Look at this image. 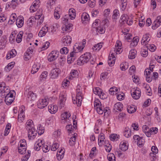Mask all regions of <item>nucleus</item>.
<instances>
[{"label":"nucleus","mask_w":161,"mask_h":161,"mask_svg":"<svg viewBox=\"0 0 161 161\" xmlns=\"http://www.w3.org/2000/svg\"><path fill=\"white\" fill-rule=\"evenodd\" d=\"M82 46L81 44L80 45L78 44H75L73 47V51L71 52L69 56H68V59L69 60H71L73 61L76 57V54L82 50Z\"/></svg>","instance_id":"nucleus-1"},{"label":"nucleus","mask_w":161,"mask_h":161,"mask_svg":"<svg viewBox=\"0 0 161 161\" xmlns=\"http://www.w3.org/2000/svg\"><path fill=\"white\" fill-rule=\"evenodd\" d=\"M143 132L145 134L146 136L149 137L151 134H155L158 132V129L156 127L149 129L147 125H143L142 127Z\"/></svg>","instance_id":"nucleus-2"},{"label":"nucleus","mask_w":161,"mask_h":161,"mask_svg":"<svg viewBox=\"0 0 161 161\" xmlns=\"http://www.w3.org/2000/svg\"><path fill=\"white\" fill-rule=\"evenodd\" d=\"M77 88L76 89V95L75 99H72L73 103L76 104L77 106H80L82 100V93L80 89H79V87H80L79 86H78Z\"/></svg>","instance_id":"nucleus-3"},{"label":"nucleus","mask_w":161,"mask_h":161,"mask_svg":"<svg viewBox=\"0 0 161 161\" xmlns=\"http://www.w3.org/2000/svg\"><path fill=\"white\" fill-rule=\"evenodd\" d=\"M90 53H86L81 55L77 60V64L81 65L87 63L89 61Z\"/></svg>","instance_id":"nucleus-4"},{"label":"nucleus","mask_w":161,"mask_h":161,"mask_svg":"<svg viewBox=\"0 0 161 161\" xmlns=\"http://www.w3.org/2000/svg\"><path fill=\"white\" fill-rule=\"evenodd\" d=\"M94 107L96 109L97 113L99 114H102L103 113L104 107L103 106L98 99H97L94 102Z\"/></svg>","instance_id":"nucleus-5"},{"label":"nucleus","mask_w":161,"mask_h":161,"mask_svg":"<svg viewBox=\"0 0 161 161\" xmlns=\"http://www.w3.org/2000/svg\"><path fill=\"white\" fill-rule=\"evenodd\" d=\"M14 100L13 94L9 92L5 96L4 101L7 105H9L11 104Z\"/></svg>","instance_id":"nucleus-6"},{"label":"nucleus","mask_w":161,"mask_h":161,"mask_svg":"<svg viewBox=\"0 0 161 161\" xmlns=\"http://www.w3.org/2000/svg\"><path fill=\"white\" fill-rule=\"evenodd\" d=\"M93 91L94 93L96 95H98L100 98L104 99L106 98V95L102 92L101 89L99 87H97L94 88Z\"/></svg>","instance_id":"nucleus-7"},{"label":"nucleus","mask_w":161,"mask_h":161,"mask_svg":"<svg viewBox=\"0 0 161 161\" xmlns=\"http://www.w3.org/2000/svg\"><path fill=\"white\" fill-rule=\"evenodd\" d=\"M48 104L47 99H40L37 102V107L39 108H43L46 107Z\"/></svg>","instance_id":"nucleus-8"},{"label":"nucleus","mask_w":161,"mask_h":161,"mask_svg":"<svg viewBox=\"0 0 161 161\" xmlns=\"http://www.w3.org/2000/svg\"><path fill=\"white\" fill-rule=\"evenodd\" d=\"M27 131L29 139L31 140H33L37 135V131L35 130V128H31L30 130H27Z\"/></svg>","instance_id":"nucleus-9"},{"label":"nucleus","mask_w":161,"mask_h":161,"mask_svg":"<svg viewBox=\"0 0 161 161\" xmlns=\"http://www.w3.org/2000/svg\"><path fill=\"white\" fill-rule=\"evenodd\" d=\"M71 37L69 36H64L62 40L63 44L65 46L70 44L71 43Z\"/></svg>","instance_id":"nucleus-10"},{"label":"nucleus","mask_w":161,"mask_h":161,"mask_svg":"<svg viewBox=\"0 0 161 161\" xmlns=\"http://www.w3.org/2000/svg\"><path fill=\"white\" fill-rule=\"evenodd\" d=\"M70 116V114L67 112L62 114L61 115V123H64L66 122H68V120L69 119V118Z\"/></svg>","instance_id":"nucleus-11"},{"label":"nucleus","mask_w":161,"mask_h":161,"mask_svg":"<svg viewBox=\"0 0 161 161\" xmlns=\"http://www.w3.org/2000/svg\"><path fill=\"white\" fill-rule=\"evenodd\" d=\"M161 23V16H158L157 19L154 21L153 25L152 28L153 29L155 30L160 25Z\"/></svg>","instance_id":"nucleus-12"},{"label":"nucleus","mask_w":161,"mask_h":161,"mask_svg":"<svg viewBox=\"0 0 161 161\" xmlns=\"http://www.w3.org/2000/svg\"><path fill=\"white\" fill-rule=\"evenodd\" d=\"M60 72V70L58 68H54L51 71L50 74L51 77L53 79H55L58 76Z\"/></svg>","instance_id":"nucleus-13"},{"label":"nucleus","mask_w":161,"mask_h":161,"mask_svg":"<svg viewBox=\"0 0 161 161\" xmlns=\"http://www.w3.org/2000/svg\"><path fill=\"white\" fill-rule=\"evenodd\" d=\"M113 50H111V52L112 53L111 55H109L108 60V63L110 66H113L115 63V56H114V53H113Z\"/></svg>","instance_id":"nucleus-14"},{"label":"nucleus","mask_w":161,"mask_h":161,"mask_svg":"<svg viewBox=\"0 0 161 161\" xmlns=\"http://www.w3.org/2000/svg\"><path fill=\"white\" fill-rule=\"evenodd\" d=\"M33 52V49L31 47H29L27 49L26 52L24 55V58L25 60H27L30 58L32 55V53Z\"/></svg>","instance_id":"nucleus-15"},{"label":"nucleus","mask_w":161,"mask_h":161,"mask_svg":"<svg viewBox=\"0 0 161 161\" xmlns=\"http://www.w3.org/2000/svg\"><path fill=\"white\" fill-rule=\"evenodd\" d=\"M141 95V92L139 88H136L135 91L131 93L133 98L135 99H138Z\"/></svg>","instance_id":"nucleus-16"},{"label":"nucleus","mask_w":161,"mask_h":161,"mask_svg":"<svg viewBox=\"0 0 161 161\" xmlns=\"http://www.w3.org/2000/svg\"><path fill=\"white\" fill-rule=\"evenodd\" d=\"M7 42V37L6 36H3L0 40V49L5 47Z\"/></svg>","instance_id":"nucleus-17"},{"label":"nucleus","mask_w":161,"mask_h":161,"mask_svg":"<svg viewBox=\"0 0 161 161\" xmlns=\"http://www.w3.org/2000/svg\"><path fill=\"white\" fill-rule=\"evenodd\" d=\"M123 108V104L120 102L116 103L114 105L113 110L116 112L121 111Z\"/></svg>","instance_id":"nucleus-18"},{"label":"nucleus","mask_w":161,"mask_h":161,"mask_svg":"<svg viewBox=\"0 0 161 161\" xmlns=\"http://www.w3.org/2000/svg\"><path fill=\"white\" fill-rule=\"evenodd\" d=\"M68 15L71 20L74 19L76 16L75 10L73 8H70L69 10V14Z\"/></svg>","instance_id":"nucleus-19"},{"label":"nucleus","mask_w":161,"mask_h":161,"mask_svg":"<svg viewBox=\"0 0 161 161\" xmlns=\"http://www.w3.org/2000/svg\"><path fill=\"white\" fill-rule=\"evenodd\" d=\"M120 149L123 151H125L128 149V144L126 141L122 142L119 145Z\"/></svg>","instance_id":"nucleus-20"},{"label":"nucleus","mask_w":161,"mask_h":161,"mask_svg":"<svg viewBox=\"0 0 161 161\" xmlns=\"http://www.w3.org/2000/svg\"><path fill=\"white\" fill-rule=\"evenodd\" d=\"M150 39L149 36L147 34L144 35L142 39L141 43L142 45H146L150 41Z\"/></svg>","instance_id":"nucleus-21"},{"label":"nucleus","mask_w":161,"mask_h":161,"mask_svg":"<svg viewBox=\"0 0 161 161\" xmlns=\"http://www.w3.org/2000/svg\"><path fill=\"white\" fill-rule=\"evenodd\" d=\"M64 152L65 150H63L62 148L59 151H58L57 153V157L58 160H60L64 158Z\"/></svg>","instance_id":"nucleus-22"},{"label":"nucleus","mask_w":161,"mask_h":161,"mask_svg":"<svg viewBox=\"0 0 161 161\" xmlns=\"http://www.w3.org/2000/svg\"><path fill=\"white\" fill-rule=\"evenodd\" d=\"M36 97V96L32 91L29 92L27 95V100L28 101L34 100Z\"/></svg>","instance_id":"nucleus-23"},{"label":"nucleus","mask_w":161,"mask_h":161,"mask_svg":"<svg viewBox=\"0 0 161 161\" xmlns=\"http://www.w3.org/2000/svg\"><path fill=\"white\" fill-rule=\"evenodd\" d=\"M24 19L22 17L18 18L16 20V24L19 28L21 27L24 24Z\"/></svg>","instance_id":"nucleus-24"},{"label":"nucleus","mask_w":161,"mask_h":161,"mask_svg":"<svg viewBox=\"0 0 161 161\" xmlns=\"http://www.w3.org/2000/svg\"><path fill=\"white\" fill-rule=\"evenodd\" d=\"M33 121L31 120H29L26 123V128L27 130H31V128H34L33 126Z\"/></svg>","instance_id":"nucleus-25"},{"label":"nucleus","mask_w":161,"mask_h":161,"mask_svg":"<svg viewBox=\"0 0 161 161\" xmlns=\"http://www.w3.org/2000/svg\"><path fill=\"white\" fill-rule=\"evenodd\" d=\"M40 68V65L39 64H34L32 67L31 72L32 74H34L36 73Z\"/></svg>","instance_id":"nucleus-26"},{"label":"nucleus","mask_w":161,"mask_h":161,"mask_svg":"<svg viewBox=\"0 0 161 161\" xmlns=\"http://www.w3.org/2000/svg\"><path fill=\"white\" fill-rule=\"evenodd\" d=\"M17 54V52L15 49L12 50L8 54L6 57V58L8 59H10L11 58L15 57Z\"/></svg>","instance_id":"nucleus-27"},{"label":"nucleus","mask_w":161,"mask_h":161,"mask_svg":"<svg viewBox=\"0 0 161 161\" xmlns=\"http://www.w3.org/2000/svg\"><path fill=\"white\" fill-rule=\"evenodd\" d=\"M136 106L134 105L128 106L127 108V112L130 114H132L136 112Z\"/></svg>","instance_id":"nucleus-28"},{"label":"nucleus","mask_w":161,"mask_h":161,"mask_svg":"<svg viewBox=\"0 0 161 161\" xmlns=\"http://www.w3.org/2000/svg\"><path fill=\"white\" fill-rule=\"evenodd\" d=\"M48 108L49 112L51 114H54L58 110V108L57 106H54V105L49 106Z\"/></svg>","instance_id":"nucleus-29"},{"label":"nucleus","mask_w":161,"mask_h":161,"mask_svg":"<svg viewBox=\"0 0 161 161\" xmlns=\"http://www.w3.org/2000/svg\"><path fill=\"white\" fill-rule=\"evenodd\" d=\"M131 135V132L130 130L128 127H126L124 130V135L126 137H130Z\"/></svg>","instance_id":"nucleus-30"},{"label":"nucleus","mask_w":161,"mask_h":161,"mask_svg":"<svg viewBox=\"0 0 161 161\" xmlns=\"http://www.w3.org/2000/svg\"><path fill=\"white\" fill-rule=\"evenodd\" d=\"M139 41V38L137 36H136L133 38L132 41L130 43V45L131 47L136 46Z\"/></svg>","instance_id":"nucleus-31"},{"label":"nucleus","mask_w":161,"mask_h":161,"mask_svg":"<svg viewBox=\"0 0 161 161\" xmlns=\"http://www.w3.org/2000/svg\"><path fill=\"white\" fill-rule=\"evenodd\" d=\"M136 51L135 50H131L129 53V55L128 56L129 58L130 59H134L136 55Z\"/></svg>","instance_id":"nucleus-32"},{"label":"nucleus","mask_w":161,"mask_h":161,"mask_svg":"<svg viewBox=\"0 0 161 161\" xmlns=\"http://www.w3.org/2000/svg\"><path fill=\"white\" fill-rule=\"evenodd\" d=\"M81 19L83 21H88L89 19V16L86 13H83L81 16Z\"/></svg>","instance_id":"nucleus-33"},{"label":"nucleus","mask_w":161,"mask_h":161,"mask_svg":"<svg viewBox=\"0 0 161 161\" xmlns=\"http://www.w3.org/2000/svg\"><path fill=\"white\" fill-rule=\"evenodd\" d=\"M76 138L75 134V133L74 136L71 137L69 141V144L70 146H73L75 144Z\"/></svg>","instance_id":"nucleus-34"},{"label":"nucleus","mask_w":161,"mask_h":161,"mask_svg":"<svg viewBox=\"0 0 161 161\" xmlns=\"http://www.w3.org/2000/svg\"><path fill=\"white\" fill-rule=\"evenodd\" d=\"M105 139L104 135V134L103 133H101L100 135L99 136V137L98 138V144L99 146H102V144L101 143V142H103L104 141V140Z\"/></svg>","instance_id":"nucleus-35"},{"label":"nucleus","mask_w":161,"mask_h":161,"mask_svg":"<svg viewBox=\"0 0 161 161\" xmlns=\"http://www.w3.org/2000/svg\"><path fill=\"white\" fill-rule=\"evenodd\" d=\"M23 34V32L22 31H20L19 33L17 36V37L16 39V41L17 43H20L22 39V36Z\"/></svg>","instance_id":"nucleus-36"},{"label":"nucleus","mask_w":161,"mask_h":161,"mask_svg":"<svg viewBox=\"0 0 161 161\" xmlns=\"http://www.w3.org/2000/svg\"><path fill=\"white\" fill-rule=\"evenodd\" d=\"M113 53H114V56L117 54H120L122 51V49L121 47L115 48L112 50Z\"/></svg>","instance_id":"nucleus-37"},{"label":"nucleus","mask_w":161,"mask_h":161,"mask_svg":"<svg viewBox=\"0 0 161 161\" xmlns=\"http://www.w3.org/2000/svg\"><path fill=\"white\" fill-rule=\"evenodd\" d=\"M119 135L117 134H112L110 136V139L113 141L117 140L119 138Z\"/></svg>","instance_id":"nucleus-38"},{"label":"nucleus","mask_w":161,"mask_h":161,"mask_svg":"<svg viewBox=\"0 0 161 161\" xmlns=\"http://www.w3.org/2000/svg\"><path fill=\"white\" fill-rule=\"evenodd\" d=\"M102 44L101 43H99L95 45L93 47V49L94 50H99L102 47Z\"/></svg>","instance_id":"nucleus-39"},{"label":"nucleus","mask_w":161,"mask_h":161,"mask_svg":"<svg viewBox=\"0 0 161 161\" xmlns=\"http://www.w3.org/2000/svg\"><path fill=\"white\" fill-rule=\"evenodd\" d=\"M120 68L122 70H125L128 68V63L127 62H125V63L121 64L120 65Z\"/></svg>","instance_id":"nucleus-40"},{"label":"nucleus","mask_w":161,"mask_h":161,"mask_svg":"<svg viewBox=\"0 0 161 161\" xmlns=\"http://www.w3.org/2000/svg\"><path fill=\"white\" fill-rule=\"evenodd\" d=\"M146 47L150 51L153 52H154L156 49V47L154 45H147Z\"/></svg>","instance_id":"nucleus-41"},{"label":"nucleus","mask_w":161,"mask_h":161,"mask_svg":"<svg viewBox=\"0 0 161 161\" xmlns=\"http://www.w3.org/2000/svg\"><path fill=\"white\" fill-rule=\"evenodd\" d=\"M97 32L100 34H103L105 32V29L103 26L98 27L97 28Z\"/></svg>","instance_id":"nucleus-42"},{"label":"nucleus","mask_w":161,"mask_h":161,"mask_svg":"<svg viewBox=\"0 0 161 161\" xmlns=\"http://www.w3.org/2000/svg\"><path fill=\"white\" fill-rule=\"evenodd\" d=\"M69 16L68 15H65L62 18V21H63V23H65V24H68L69 22Z\"/></svg>","instance_id":"nucleus-43"},{"label":"nucleus","mask_w":161,"mask_h":161,"mask_svg":"<svg viewBox=\"0 0 161 161\" xmlns=\"http://www.w3.org/2000/svg\"><path fill=\"white\" fill-rule=\"evenodd\" d=\"M59 101L62 102H65L66 100V95L63 93H61L59 96Z\"/></svg>","instance_id":"nucleus-44"},{"label":"nucleus","mask_w":161,"mask_h":161,"mask_svg":"<svg viewBox=\"0 0 161 161\" xmlns=\"http://www.w3.org/2000/svg\"><path fill=\"white\" fill-rule=\"evenodd\" d=\"M57 58V57L53 55L52 53H51L49 54L48 56V60L50 62L55 60Z\"/></svg>","instance_id":"nucleus-45"},{"label":"nucleus","mask_w":161,"mask_h":161,"mask_svg":"<svg viewBox=\"0 0 161 161\" xmlns=\"http://www.w3.org/2000/svg\"><path fill=\"white\" fill-rule=\"evenodd\" d=\"M144 141L142 137H140L139 139L136 142L138 146L141 147L144 144Z\"/></svg>","instance_id":"nucleus-46"},{"label":"nucleus","mask_w":161,"mask_h":161,"mask_svg":"<svg viewBox=\"0 0 161 161\" xmlns=\"http://www.w3.org/2000/svg\"><path fill=\"white\" fill-rule=\"evenodd\" d=\"M78 75V73L77 70H71L70 72V76H71L72 78H74L77 76Z\"/></svg>","instance_id":"nucleus-47"},{"label":"nucleus","mask_w":161,"mask_h":161,"mask_svg":"<svg viewBox=\"0 0 161 161\" xmlns=\"http://www.w3.org/2000/svg\"><path fill=\"white\" fill-rule=\"evenodd\" d=\"M118 91V89L116 87H114L111 88L109 90V93L111 95H114V92Z\"/></svg>","instance_id":"nucleus-48"},{"label":"nucleus","mask_w":161,"mask_h":161,"mask_svg":"<svg viewBox=\"0 0 161 161\" xmlns=\"http://www.w3.org/2000/svg\"><path fill=\"white\" fill-rule=\"evenodd\" d=\"M145 88L147 91V92L148 93L147 95L149 96H151L152 94L151 92V89L149 85H146L145 87Z\"/></svg>","instance_id":"nucleus-49"},{"label":"nucleus","mask_w":161,"mask_h":161,"mask_svg":"<svg viewBox=\"0 0 161 161\" xmlns=\"http://www.w3.org/2000/svg\"><path fill=\"white\" fill-rule=\"evenodd\" d=\"M16 15L15 14H12L10 16V19L9 22L10 21H11L12 22L10 23L11 24H13L16 20Z\"/></svg>","instance_id":"nucleus-50"},{"label":"nucleus","mask_w":161,"mask_h":161,"mask_svg":"<svg viewBox=\"0 0 161 161\" xmlns=\"http://www.w3.org/2000/svg\"><path fill=\"white\" fill-rule=\"evenodd\" d=\"M96 155V147H93L90 153L89 154V156L92 158L93 156H94Z\"/></svg>","instance_id":"nucleus-51"},{"label":"nucleus","mask_w":161,"mask_h":161,"mask_svg":"<svg viewBox=\"0 0 161 161\" xmlns=\"http://www.w3.org/2000/svg\"><path fill=\"white\" fill-rule=\"evenodd\" d=\"M69 50L66 47H63L60 51V53L62 54H66L68 53Z\"/></svg>","instance_id":"nucleus-52"},{"label":"nucleus","mask_w":161,"mask_h":161,"mask_svg":"<svg viewBox=\"0 0 161 161\" xmlns=\"http://www.w3.org/2000/svg\"><path fill=\"white\" fill-rule=\"evenodd\" d=\"M107 158L109 161H115V158L113 154H109L108 155Z\"/></svg>","instance_id":"nucleus-53"},{"label":"nucleus","mask_w":161,"mask_h":161,"mask_svg":"<svg viewBox=\"0 0 161 161\" xmlns=\"http://www.w3.org/2000/svg\"><path fill=\"white\" fill-rule=\"evenodd\" d=\"M30 151H28V154L25 155L21 158L22 161H26L28 160V159L29 158L30 156Z\"/></svg>","instance_id":"nucleus-54"},{"label":"nucleus","mask_w":161,"mask_h":161,"mask_svg":"<svg viewBox=\"0 0 161 161\" xmlns=\"http://www.w3.org/2000/svg\"><path fill=\"white\" fill-rule=\"evenodd\" d=\"M88 5L91 8H92L95 5V0H89L88 2Z\"/></svg>","instance_id":"nucleus-55"},{"label":"nucleus","mask_w":161,"mask_h":161,"mask_svg":"<svg viewBox=\"0 0 161 161\" xmlns=\"http://www.w3.org/2000/svg\"><path fill=\"white\" fill-rule=\"evenodd\" d=\"M66 128L69 133H72L74 129L71 124L67 125L66 126Z\"/></svg>","instance_id":"nucleus-56"},{"label":"nucleus","mask_w":161,"mask_h":161,"mask_svg":"<svg viewBox=\"0 0 161 161\" xmlns=\"http://www.w3.org/2000/svg\"><path fill=\"white\" fill-rule=\"evenodd\" d=\"M10 128L11 126L10 125V124H8L7 125L5 130L4 132V135L5 136H6L8 134L10 131Z\"/></svg>","instance_id":"nucleus-57"},{"label":"nucleus","mask_w":161,"mask_h":161,"mask_svg":"<svg viewBox=\"0 0 161 161\" xmlns=\"http://www.w3.org/2000/svg\"><path fill=\"white\" fill-rule=\"evenodd\" d=\"M59 145L58 143H54L52 145L51 150L53 151H56L59 147Z\"/></svg>","instance_id":"nucleus-58"},{"label":"nucleus","mask_w":161,"mask_h":161,"mask_svg":"<svg viewBox=\"0 0 161 161\" xmlns=\"http://www.w3.org/2000/svg\"><path fill=\"white\" fill-rule=\"evenodd\" d=\"M50 147H48L47 145H44L42 147V150L44 152L47 153L48 152Z\"/></svg>","instance_id":"nucleus-59"},{"label":"nucleus","mask_w":161,"mask_h":161,"mask_svg":"<svg viewBox=\"0 0 161 161\" xmlns=\"http://www.w3.org/2000/svg\"><path fill=\"white\" fill-rule=\"evenodd\" d=\"M5 83L3 82L1 84H0V93H3V92H5V89H4V88L5 87Z\"/></svg>","instance_id":"nucleus-60"},{"label":"nucleus","mask_w":161,"mask_h":161,"mask_svg":"<svg viewBox=\"0 0 161 161\" xmlns=\"http://www.w3.org/2000/svg\"><path fill=\"white\" fill-rule=\"evenodd\" d=\"M119 14V11L118 9L114 10L113 12V18L114 19H116L118 14Z\"/></svg>","instance_id":"nucleus-61"},{"label":"nucleus","mask_w":161,"mask_h":161,"mask_svg":"<svg viewBox=\"0 0 161 161\" xmlns=\"http://www.w3.org/2000/svg\"><path fill=\"white\" fill-rule=\"evenodd\" d=\"M47 75V72L46 71L43 72L40 75V80H42L43 78H45Z\"/></svg>","instance_id":"nucleus-62"},{"label":"nucleus","mask_w":161,"mask_h":161,"mask_svg":"<svg viewBox=\"0 0 161 161\" xmlns=\"http://www.w3.org/2000/svg\"><path fill=\"white\" fill-rule=\"evenodd\" d=\"M19 152L20 154H23L25 153L26 151V148L21 147L20 148L18 147Z\"/></svg>","instance_id":"nucleus-63"},{"label":"nucleus","mask_w":161,"mask_h":161,"mask_svg":"<svg viewBox=\"0 0 161 161\" xmlns=\"http://www.w3.org/2000/svg\"><path fill=\"white\" fill-rule=\"evenodd\" d=\"M25 118V116L24 114H19L18 116V120L19 122H21L22 121L24 120Z\"/></svg>","instance_id":"nucleus-64"}]
</instances>
